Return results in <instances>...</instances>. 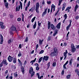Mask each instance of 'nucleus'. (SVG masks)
Returning a JSON list of instances; mask_svg holds the SVG:
<instances>
[{
  "instance_id": "f257e3e1",
  "label": "nucleus",
  "mask_w": 79,
  "mask_h": 79,
  "mask_svg": "<svg viewBox=\"0 0 79 79\" xmlns=\"http://www.w3.org/2000/svg\"><path fill=\"white\" fill-rule=\"evenodd\" d=\"M39 3L37 2L36 4V6L35 8V10L37 13H39Z\"/></svg>"
},
{
  "instance_id": "f03ea898",
  "label": "nucleus",
  "mask_w": 79,
  "mask_h": 79,
  "mask_svg": "<svg viewBox=\"0 0 79 79\" xmlns=\"http://www.w3.org/2000/svg\"><path fill=\"white\" fill-rule=\"evenodd\" d=\"M71 51L72 52H74L76 51V48H75V46H74V44H71Z\"/></svg>"
},
{
  "instance_id": "7ed1b4c3",
  "label": "nucleus",
  "mask_w": 79,
  "mask_h": 79,
  "mask_svg": "<svg viewBox=\"0 0 79 79\" xmlns=\"http://www.w3.org/2000/svg\"><path fill=\"white\" fill-rule=\"evenodd\" d=\"M13 57H12L11 56H9L8 58V60L9 61V62H11L13 61Z\"/></svg>"
},
{
  "instance_id": "20e7f679",
  "label": "nucleus",
  "mask_w": 79,
  "mask_h": 79,
  "mask_svg": "<svg viewBox=\"0 0 79 79\" xmlns=\"http://www.w3.org/2000/svg\"><path fill=\"white\" fill-rule=\"evenodd\" d=\"M10 29L11 31H16V32L17 31V30H16V28L13 26L11 27Z\"/></svg>"
},
{
  "instance_id": "39448f33",
  "label": "nucleus",
  "mask_w": 79,
  "mask_h": 79,
  "mask_svg": "<svg viewBox=\"0 0 79 79\" xmlns=\"http://www.w3.org/2000/svg\"><path fill=\"white\" fill-rule=\"evenodd\" d=\"M48 58H49V57H48V56H44L43 58V61H44V60H45V61H47V60H48Z\"/></svg>"
},
{
  "instance_id": "423d86ee",
  "label": "nucleus",
  "mask_w": 79,
  "mask_h": 79,
  "mask_svg": "<svg viewBox=\"0 0 79 79\" xmlns=\"http://www.w3.org/2000/svg\"><path fill=\"white\" fill-rule=\"evenodd\" d=\"M67 53H68V51L66 50L65 52H64V60H65V59L66 58V56H67Z\"/></svg>"
},
{
  "instance_id": "0eeeda50",
  "label": "nucleus",
  "mask_w": 79,
  "mask_h": 79,
  "mask_svg": "<svg viewBox=\"0 0 79 79\" xmlns=\"http://www.w3.org/2000/svg\"><path fill=\"white\" fill-rule=\"evenodd\" d=\"M61 27V23H59L56 26V27L58 29H60V27Z\"/></svg>"
},
{
  "instance_id": "6e6552de",
  "label": "nucleus",
  "mask_w": 79,
  "mask_h": 79,
  "mask_svg": "<svg viewBox=\"0 0 79 79\" xmlns=\"http://www.w3.org/2000/svg\"><path fill=\"white\" fill-rule=\"evenodd\" d=\"M47 9H48V8L44 10V11L43 13V14L42 15V17H44L45 15L47 13Z\"/></svg>"
},
{
  "instance_id": "1a4fd4ad",
  "label": "nucleus",
  "mask_w": 79,
  "mask_h": 79,
  "mask_svg": "<svg viewBox=\"0 0 79 79\" xmlns=\"http://www.w3.org/2000/svg\"><path fill=\"white\" fill-rule=\"evenodd\" d=\"M2 64H6V65H7L8 63L6 62V60L5 59H4L2 61Z\"/></svg>"
},
{
  "instance_id": "9d476101",
  "label": "nucleus",
  "mask_w": 79,
  "mask_h": 79,
  "mask_svg": "<svg viewBox=\"0 0 79 79\" xmlns=\"http://www.w3.org/2000/svg\"><path fill=\"white\" fill-rule=\"evenodd\" d=\"M51 29H52V30H54V29H55V28H56V27H55V26H54V25H53V24L52 23L51 24Z\"/></svg>"
},
{
  "instance_id": "9b49d317",
  "label": "nucleus",
  "mask_w": 79,
  "mask_h": 79,
  "mask_svg": "<svg viewBox=\"0 0 79 79\" xmlns=\"http://www.w3.org/2000/svg\"><path fill=\"white\" fill-rule=\"evenodd\" d=\"M63 5V6H62V11H63L64 10L65 7H66V3H64Z\"/></svg>"
},
{
  "instance_id": "f8f14e48",
  "label": "nucleus",
  "mask_w": 79,
  "mask_h": 79,
  "mask_svg": "<svg viewBox=\"0 0 79 79\" xmlns=\"http://www.w3.org/2000/svg\"><path fill=\"white\" fill-rule=\"evenodd\" d=\"M56 55V53L54 52H52L51 53V56H53Z\"/></svg>"
},
{
  "instance_id": "ddd939ff",
  "label": "nucleus",
  "mask_w": 79,
  "mask_h": 79,
  "mask_svg": "<svg viewBox=\"0 0 79 79\" xmlns=\"http://www.w3.org/2000/svg\"><path fill=\"white\" fill-rule=\"evenodd\" d=\"M33 68L32 67H31L30 68V69L29 70V73L30 74H31V72H33Z\"/></svg>"
},
{
  "instance_id": "4468645a",
  "label": "nucleus",
  "mask_w": 79,
  "mask_h": 79,
  "mask_svg": "<svg viewBox=\"0 0 79 79\" xmlns=\"http://www.w3.org/2000/svg\"><path fill=\"white\" fill-rule=\"evenodd\" d=\"M79 8V6L77 5H76L75 6L74 10V11L75 13L76 12V10H77V9Z\"/></svg>"
},
{
  "instance_id": "2eb2a0df",
  "label": "nucleus",
  "mask_w": 79,
  "mask_h": 79,
  "mask_svg": "<svg viewBox=\"0 0 79 79\" xmlns=\"http://www.w3.org/2000/svg\"><path fill=\"white\" fill-rule=\"evenodd\" d=\"M51 8H53L54 9V11H55V6L54 5V4H52L51 6Z\"/></svg>"
},
{
  "instance_id": "dca6fc26",
  "label": "nucleus",
  "mask_w": 79,
  "mask_h": 79,
  "mask_svg": "<svg viewBox=\"0 0 79 79\" xmlns=\"http://www.w3.org/2000/svg\"><path fill=\"white\" fill-rule=\"evenodd\" d=\"M37 26V23H36V22H35V24L33 26V28L34 29H35V27H36V26Z\"/></svg>"
},
{
  "instance_id": "f3484780",
  "label": "nucleus",
  "mask_w": 79,
  "mask_h": 79,
  "mask_svg": "<svg viewBox=\"0 0 79 79\" xmlns=\"http://www.w3.org/2000/svg\"><path fill=\"white\" fill-rule=\"evenodd\" d=\"M5 6L6 7V8H8V2H6L5 3Z\"/></svg>"
},
{
  "instance_id": "a211bd4d",
  "label": "nucleus",
  "mask_w": 79,
  "mask_h": 79,
  "mask_svg": "<svg viewBox=\"0 0 79 79\" xmlns=\"http://www.w3.org/2000/svg\"><path fill=\"white\" fill-rule=\"evenodd\" d=\"M43 59V57H41L40 58V59H39V60H38V62L39 63H40V62H41V61H42V59Z\"/></svg>"
},
{
  "instance_id": "6ab92c4d",
  "label": "nucleus",
  "mask_w": 79,
  "mask_h": 79,
  "mask_svg": "<svg viewBox=\"0 0 79 79\" xmlns=\"http://www.w3.org/2000/svg\"><path fill=\"white\" fill-rule=\"evenodd\" d=\"M11 68L12 69H16V66H15V65H12Z\"/></svg>"
},
{
  "instance_id": "aec40b11",
  "label": "nucleus",
  "mask_w": 79,
  "mask_h": 79,
  "mask_svg": "<svg viewBox=\"0 0 79 79\" xmlns=\"http://www.w3.org/2000/svg\"><path fill=\"white\" fill-rule=\"evenodd\" d=\"M73 60L72 59H71L70 60H69V64L70 65H71L72 64V61H73Z\"/></svg>"
},
{
  "instance_id": "412c9836",
  "label": "nucleus",
  "mask_w": 79,
  "mask_h": 79,
  "mask_svg": "<svg viewBox=\"0 0 79 79\" xmlns=\"http://www.w3.org/2000/svg\"><path fill=\"white\" fill-rule=\"evenodd\" d=\"M34 8H33V7H32L31 9H30L29 10V11H31V12H34Z\"/></svg>"
},
{
  "instance_id": "4be33fe9",
  "label": "nucleus",
  "mask_w": 79,
  "mask_h": 79,
  "mask_svg": "<svg viewBox=\"0 0 79 79\" xmlns=\"http://www.w3.org/2000/svg\"><path fill=\"white\" fill-rule=\"evenodd\" d=\"M39 44L40 45H42V41L41 40H39Z\"/></svg>"
},
{
  "instance_id": "5701e85b",
  "label": "nucleus",
  "mask_w": 79,
  "mask_h": 79,
  "mask_svg": "<svg viewBox=\"0 0 79 79\" xmlns=\"http://www.w3.org/2000/svg\"><path fill=\"white\" fill-rule=\"evenodd\" d=\"M21 71L22 72L23 74H24V68H23V67L21 68Z\"/></svg>"
},
{
  "instance_id": "b1692460",
  "label": "nucleus",
  "mask_w": 79,
  "mask_h": 79,
  "mask_svg": "<svg viewBox=\"0 0 79 79\" xmlns=\"http://www.w3.org/2000/svg\"><path fill=\"white\" fill-rule=\"evenodd\" d=\"M12 41V40L11 39H10L8 41V43L9 44H11V42Z\"/></svg>"
},
{
  "instance_id": "393cba45",
  "label": "nucleus",
  "mask_w": 79,
  "mask_h": 79,
  "mask_svg": "<svg viewBox=\"0 0 79 79\" xmlns=\"http://www.w3.org/2000/svg\"><path fill=\"white\" fill-rule=\"evenodd\" d=\"M35 16L32 19H31V22L32 23H34V20L35 19Z\"/></svg>"
},
{
  "instance_id": "a878e982",
  "label": "nucleus",
  "mask_w": 79,
  "mask_h": 79,
  "mask_svg": "<svg viewBox=\"0 0 79 79\" xmlns=\"http://www.w3.org/2000/svg\"><path fill=\"white\" fill-rule=\"evenodd\" d=\"M54 51L53 52H55L56 53L57 52V49L56 48H54L53 49Z\"/></svg>"
},
{
  "instance_id": "bb28decb",
  "label": "nucleus",
  "mask_w": 79,
  "mask_h": 79,
  "mask_svg": "<svg viewBox=\"0 0 79 79\" xmlns=\"http://www.w3.org/2000/svg\"><path fill=\"white\" fill-rule=\"evenodd\" d=\"M61 2H62V0H59V3L58 6H60V5H61Z\"/></svg>"
},
{
  "instance_id": "cd10ccee",
  "label": "nucleus",
  "mask_w": 79,
  "mask_h": 79,
  "mask_svg": "<svg viewBox=\"0 0 79 79\" xmlns=\"http://www.w3.org/2000/svg\"><path fill=\"white\" fill-rule=\"evenodd\" d=\"M17 72H15V73H14V77H16L18 76V74H17Z\"/></svg>"
},
{
  "instance_id": "c85d7f7f",
  "label": "nucleus",
  "mask_w": 79,
  "mask_h": 79,
  "mask_svg": "<svg viewBox=\"0 0 79 79\" xmlns=\"http://www.w3.org/2000/svg\"><path fill=\"white\" fill-rule=\"evenodd\" d=\"M0 38L1 39V40H3V36L2 34H0Z\"/></svg>"
},
{
  "instance_id": "c756f323",
  "label": "nucleus",
  "mask_w": 79,
  "mask_h": 79,
  "mask_svg": "<svg viewBox=\"0 0 79 79\" xmlns=\"http://www.w3.org/2000/svg\"><path fill=\"white\" fill-rule=\"evenodd\" d=\"M70 26H71L69 25L67 27H66L67 31H68V30H69V27H70Z\"/></svg>"
},
{
  "instance_id": "7c9ffc66",
  "label": "nucleus",
  "mask_w": 79,
  "mask_h": 79,
  "mask_svg": "<svg viewBox=\"0 0 79 79\" xmlns=\"http://www.w3.org/2000/svg\"><path fill=\"white\" fill-rule=\"evenodd\" d=\"M71 7H68L65 10V11H66L68 10H69L70 9H71Z\"/></svg>"
},
{
  "instance_id": "2f4dec72",
  "label": "nucleus",
  "mask_w": 79,
  "mask_h": 79,
  "mask_svg": "<svg viewBox=\"0 0 79 79\" xmlns=\"http://www.w3.org/2000/svg\"><path fill=\"white\" fill-rule=\"evenodd\" d=\"M13 62L14 63H16V59L15 58H14L13 60Z\"/></svg>"
},
{
  "instance_id": "473e14b6",
  "label": "nucleus",
  "mask_w": 79,
  "mask_h": 79,
  "mask_svg": "<svg viewBox=\"0 0 79 79\" xmlns=\"http://www.w3.org/2000/svg\"><path fill=\"white\" fill-rule=\"evenodd\" d=\"M64 16V18H65V19H66L67 18V17H68V16H67V14H65Z\"/></svg>"
},
{
  "instance_id": "72a5a7b5",
  "label": "nucleus",
  "mask_w": 79,
  "mask_h": 79,
  "mask_svg": "<svg viewBox=\"0 0 79 79\" xmlns=\"http://www.w3.org/2000/svg\"><path fill=\"white\" fill-rule=\"evenodd\" d=\"M36 58H35L34 60H32V61L33 62V63H32L31 64L32 65H33V64L34 63V62H35V61L36 60Z\"/></svg>"
},
{
  "instance_id": "f704fd0d",
  "label": "nucleus",
  "mask_w": 79,
  "mask_h": 79,
  "mask_svg": "<svg viewBox=\"0 0 79 79\" xmlns=\"http://www.w3.org/2000/svg\"><path fill=\"white\" fill-rule=\"evenodd\" d=\"M70 76H71L70 75H67L66 77L67 79H69V77H70Z\"/></svg>"
},
{
  "instance_id": "c9c22d12",
  "label": "nucleus",
  "mask_w": 79,
  "mask_h": 79,
  "mask_svg": "<svg viewBox=\"0 0 79 79\" xmlns=\"http://www.w3.org/2000/svg\"><path fill=\"white\" fill-rule=\"evenodd\" d=\"M52 66L53 67H55V66H56V63H53L52 64Z\"/></svg>"
},
{
  "instance_id": "e433bc0d",
  "label": "nucleus",
  "mask_w": 79,
  "mask_h": 79,
  "mask_svg": "<svg viewBox=\"0 0 79 79\" xmlns=\"http://www.w3.org/2000/svg\"><path fill=\"white\" fill-rule=\"evenodd\" d=\"M21 56V52H19V54L18 55V56H19V57Z\"/></svg>"
},
{
  "instance_id": "4c0bfd02",
  "label": "nucleus",
  "mask_w": 79,
  "mask_h": 79,
  "mask_svg": "<svg viewBox=\"0 0 79 79\" xmlns=\"http://www.w3.org/2000/svg\"><path fill=\"white\" fill-rule=\"evenodd\" d=\"M35 74V72H33L32 73H31V77H33V76Z\"/></svg>"
},
{
  "instance_id": "58836bf2",
  "label": "nucleus",
  "mask_w": 79,
  "mask_h": 79,
  "mask_svg": "<svg viewBox=\"0 0 79 79\" xmlns=\"http://www.w3.org/2000/svg\"><path fill=\"white\" fill-rule=\"evenodd\" d=\"M20 6L21 8H23V5H22V2H21V1L20 2Z\"/></svg>"
},
{
  "instance_id": "ea45409f",
  "label": "nucleus",
  "mask_w": 79,
  "mask_h": 79,
  "mask_svg": "<svg viewBox=\"0 0 79 79\" xmlns=\"http://www.w3.org/2000/svg\"><path fill=\"white\" fill-rule=\"evenodd\" d=\"M1 26V29H5V27L4 26L2 25Z\"/></svg>"
},
{
  "instance_id": "a19ab883",
  "label": "nucleus",
  "mask_w": 79,
  "mask_h": 79,
  "mask_svg": "<svg viewBox=\"0 0 79 79\" xmlns=\"http://www.w3.org/2000/svg\"><path fill=\"white\" fill-rule=\"evenodd\" d=\"M51 40V37H49L48 39V41H50Z\"/></svg>"
},
{
  "instance_id": "79ce46f5",
  "label": "nucleus",
  "mask_w": 79,
  "mask_h": 79,
  "mask_svg": "<svg viewBox=\"0 0 79 79\" xmlns=\"http://www.w3.org/2000/svg\"><path fill=\"white\" fill-rule=\"evenodd\" d=\"M44 51L43 50H42L39 53V54H42V53H44Z\"/></svg>"
},
{
  "instance_id": "37998d69",
  "label": "nucleus",
  "mask_w": 79,
  "mask_h": 79,
  "mask_svg": "<svg viewBox=\"0 0 79 79\" xmlns=\"http://www.w3.org/2000/svg\"><path fill=\"white\" fill-rule=\"evenodd\" d=\"M3 40H1L0 44H3Z\"/></svg>"
},
{
  "instance_id": "c03bdc74",
  "label": "nucleus",
  "mask_w": 79,
  "mask_h": 79,
  "mask_svg": "<svg viewBox=\"0 0 79 79\" xmlns=\"http://www.w3.org/2000/svg\"><path fill=\"white\" fill-rule=\"evenodd\" d=\"M3 24V23L2 22H0V26H2Z\"/></svg>"
},
{
  "instance_id": "a18cd8bd",
  "label": "nucleus",
  "mask_w": 79,
  "mask_h": 79,
  "mask_svg": "<svg viewBox=\"0 0 79 79\" xmlns=\"http://www.w3.org/2000/svg\"><path fill=\"white\" fill-rule=\"evenodd\" d=\"M27 41H28V38H27V37L26 38L25 40L24 41V42H27Z\"/></svg>"
},
{
  "instance_id": "49530a36",
  "label": "nucleus",
  "mask_w": 79,
  "mask_h": 79,
  "mask_svg": "<svg viewBox=\"0 0 79 79\" xmlns=\"http://www.w3.org/2000/svg\"><path fill=\"white\" fill-rule=\"evenodd\" d=\"M39 67H36V71H39Z\"/></svg>"
},
{
  "instance_id": "de8ad7c7",
  "label": "nucleus",
  "mask_w": 79,
  "mask_h": 79,
  "mask_svg": "<svg viewBox=\"0 0 79 79\" xmlns=\"http://www.w3.org/2000/svg\"><path fill=\"white\" fill-rule=\"evenodd\" d=\"M50 62H49V63H48V64H48V68H49V67L50 66Z\"/></svg>"
},
{
  "instance_id": "09e8293b",
  "label": "nucleus",
  "mask_w": 79,
  "mask_h": 79,
  "mask_svg": "<svg viewBox=\"0 0 79 79\" xmlns=\"http://www.w3.org/2000/svg\"><path fill=\"white\" fill-rule=\"evenodd\" d=\"M38 24L39 26H40V25H41V23H39V21H38Z\"/></svg>"
},
{
  "instance_id": "8fccbe9b",
  "label": "nucleus",
  "mask_w": 79,
  "mask_h": 79,
  "mask_svg": "<svg viewBox=\"0 0 79 79\" xmlns=\"http://www.w3.org/2000/svg\"><path fill=\"white\" fill-rule=\"evenodd\" d=\"M21 20V19L20 18H19L17 19V21H20Z\"/></svg>"
},
{
  "instance_id": "3c124183",
  "label": "nucleus",
  "mask_w": 79,
  "mask_h": 79,
  "mask_svg": "<svg viewBox=\"0 0 79 79\" xmlns=\"http://www.w3.org/2000/svg\"><path fill=\"white\" fill-rule=\"evenodd\" d=\"M36 75H37V76H38V78H39V77L40 76V74H39V73H37Z\"/></svg>"
},
{
  "instance_id": "603ef678",
  "label": "nucleus",
  "mask_w": 79,
  "mask_h": 79,
  "mask_svg": "<svg viewBox=\"0 0 79 79\" xmlns=\"http://www.w3.org/2000/svg\"><path fill=\"white\" fill-rule=\"evenodd\" d=\"M2 66H3V62H2V63L0 64V68H1Z\"/></svg>"
},
{
  "instance_id": "864d4df0",
  "label": "nucleus",
  "mask_w": 79,
  "mask_h": 79,
  "mask_svg": "<svg viewBox=\"0 0 79 79\" xmlns=\"http://www.w3.org/2000/svg\"><path fill=\"white\" fill-rule=\"evenodd\" d=\"M79 16H77L76 18H75V19L77 20L79 19Z\"/></svg>"
},
{
  "instance_id": "5fc2aeb1",
  "label": "nucleus",
  "mask_w": 79,
  "mask_h": 79,
  "mask_svg": "<svg viewBox=\"0 0 79 79\" xmlns=\"http://www.w3.org/2000/svg\"><path fill=\"white\" fill-rule=\"evenodd\" d=\"M66 65L65 64H64L63 65V68L64 69H66Z\"/></svg>"
},
{
  "instance_id": "6e6d98bb",
  "label": "nucleus",
  "mask_w": 79,
  "mask_h": 79,
  "mask_svg": "<svg viewBox=\"0 0 79 79\" xmlns=\"http://www.w3.org/2000/svg\"><path fill=\"white\" fill-rule=\"evenodd\" d=\"M18 6H17L15 10V11H16V12H17V11H18Z\"/></svg>"
},
{
  "instance_id": "4d7b16f0",
  "label": "nucleus",
  "mask_w": 79,
  "mask_h": 79,
  "mask_svg": "<svg viewBox=\"0 0 79 79\" xmlns=\"http://www.w3.org/2000/svg\"><path fill=\"white\" fill-rule=\"evenodd\" d=\"M43 76H41L40 77H39V78H38V79H42L43 78Z\"/></svg>"
},
{
  "instance_id": "13d9d810",
  "label": "nucleus",
  "mask_w": 79,
  "mask_h": 79,
  "mask_svg": "<svg viewBox=\"0 0 79 79\" xmlns=\"http://www.w3.org/2000/svg\"><path fill=\"white\" fill-rule=\"evenodd\" d=\"M69 21H70V22H69L70 24H69V26H71V23H72V21L69 20Z\"/></svg>"
},
{
  "instance_id": "bf43d9fd",
  "label": "nucleus",
  "mask_w": 79,
  "mask_h": 79,
  "mask_svg": "<svg viewBox=\"0 0 79 79\" xmlns=\"http://www.w3.org/2000/svg\"><path fill=\"white\" fill-rule=\"evenodd\" d=\"M30 3H31V2L30 1H29L28 3V6H29V5H30Z\"/></svg>"
},
{
  "instance_id": "052dcab7",
  "label": "nucleus",
  "mask_w": 79,
  "mask_h": 79,
  "mask_svg": "<svg viewBox=\"0 0 79 79\" xmlns=\"http://www.w3.org/2000/svg\"><path fill=\"white\" fill-rule=\"evenodd\" d=\"M35 66H37V67H39V64H37V63H36L35 64Z\"/></svg>"
},
{
  "instance_id": "680f3d73",
  "label": "nucleus",
  "mask_w": 79,
  "mask_h": 79,
  "mask_svg": "<svg viewBox=\"0 0 79 79\" xmlns=\"http://www.w3.org/2000/svg\"><path fill=\"white\" fill-rule=\"evenodd\" d=\"M28 8V7L27 6H26L25 9V11H27V10Z\"/></svg>"
},
{
  "instance_id": "e2e57ef3",
  "label": "nucleus",
  "mask_w": 79,
  "mask_h": 79,
  "mask_svg": "<svg viewBox=\"0 0 79 79\" xmlns=\"http://www.w3.org/2000/svg\"><path fill=\"white\" fill-rule=\"evenodd\" d=\"M51 23L50 22L48 21V25H50Z\"/></svg>"
},
{
  "instance_id": "0e129e2a",
  "label": "nucleus",
  "mask_w": 79,
  "mask_h": 79,
  "mask_svg": "<svg viewBox=\"0 0 79 79\" xmlns=\"http://www.w3.org/2000/svg\"><path fill=\"white\" fill-rule=\"evenodd\" d=\"M48 29H50V25H48Z\"/></svg>"
},
{
  "instance_id": "69168bd1",
  "label": "nucleus",
  "mask_w": 79,
  "mask_h": 79,
  "mask_svg": "<svg viewBox=\"0 0 79 79\" xmlns=\"http://www.w3.org/2000/svg\"><path fill=\"white\" fill-rule=\"evenodd\" d=\"M75 71V73H77L79 71V70H78V69H76Z\"/></svg>"
},
{
  "instance_id": "338daca9",
  "label": "nucleus",
  "mask_w": 79,
  "mask_h": 79,
  "mask_svg": "<svg viewBox=\"0 0 79 79\" xmlns=\"http://www.w3.org/2000/svg\"><path fill=\"white\" fill-rule=\"evenodd\" d=\"M64 71H62V72H61V74L63 75V74H64Z\"/></svg>"
},
{
  "instance_id": "774afa93",
  "label": "nucleus",
  "mask_w": 79,
  "mask_h": 79,
  "mask_svg": "<svg viewBox=\"0 0 79 79\" xmlns=\"http://www.w3.org/2000/svg\"><path fill=\"white\" fill-rule=\"evenodd\" d=\"M76 48H79V45L76 46Z\"/></svg>"
}]
</instances>
